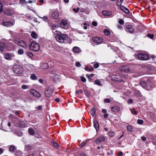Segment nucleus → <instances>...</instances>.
Segmentation results:
<instances>
[{"label": "nucleus", "mask_w": 156, "mask_h": 156, "mask_svg": "<svg viewBox=\"0 0 156 156\" xmlns=\"http://www.w3.org/2000/svg\"><path fill=\"white\" fill-rule=\"evenodd\" d=\"M23 89H26L28 88V86L26 85H23L21 87Z\"/></svg>", "instance_id": "nucleus-39"}, {"label": "nucleus", "mask_w": 156, "mask_h": 156, "mask_svg": "<svg viewBox=\"0 0 156 156\" xmlns=\"http://www.w3.org/2000/svg\"><path fill=\"white\" fill-rule=\"evenodd\" d=\"M73 51L76 53H79L81 51V50L78 47H75L73 48Z\"/></svg>", "instance_id": "nucleus-21"}, {"label": "nucleus", "mask_w": 156, "mask_h": 156, "mask_svg": "<svg viewBox=\"0 0 156 156\" xmlns=\"http://www.w3.org/2000/svg\"><path fill=\"white\" fill-rule=\"evenodd\" d=\"M94 126L96 131H98L99 128V125L98 122L96 120L94 121Z\"/></svg>", "instance_id": "nucleus-20"}, {"label": "nucleus", "mask_w": 156, "mask_h": 156, "mask_svg": "<svg viewBox=\"0 0 156 156\" xmlns=\"http://www.w3.org/2000/svg\"><path fill=\"white\" fill-rule=\"evenodd\" d=\"M30 93L32 94L37 97L39 98L41 96V94L34 89H31L30 90Z\"/></svg>", "instance_id": "nucleus-11"}, {"label": "nucleus", "mask_w": 156, "mask_h": 156, "mask_svg": "<svg viewBox=\"0 0 156 156\" xmlns=\"http://www.w3.org/2000/svg\"><path fill=\"white\" fill-rule=\"evenodd\" d=\"M26 54L30 58H32L33 56V53L30 51L27 52L26 53Z\"/></svg>", "instance_id": "nucleus-31"}, {"label": "nucleus", "mask_w": 156, "mask_h": 156, "mask_svg": "<svg viewBox=\"0 0 156 156\" xmlns=\"http://www.w3.org/2000/svg\"><path fill=\"white\" fill-rule=\"evenodd\" d=\"M104 101L105 103H108L110 102V100L108 98H105L104 100Z\"/></svg>", "instance_id": "nucleus-38"}, {"label": "nucleus", "mask_w": 156, "mask_h": 156, "mask_svg": "<svg viewBox=\"0 0 156 156\" xmlns=\"http://www.w3.org/2000/svg\"><path fill=\"white\" fill-rule=\"evenodd\" d=\"M3 5L0 2V13L3 11Z\"/></svg>", "instance_id": "nucleus-43"}, {"label": "nucleus", "mask_w": 156, "mask_h": 156, "mask_svg": "<svg viewBox=\"0 0 156 156\" xmlns=\"http://www.w3.org/2000/svg\"><path fill=\"white\" fill-rule=\"evenodd\" d=\"M26 0H20V2L21 3H28V2L26 1Z\"/></svg>", "instance_id": "nucleus-46"}, {"label": "nucleus", "mask_w": 156, "mask_h": 156, "mask_svg": "<svg viewBox=\"0 0 156 156\" xmlns=\"http://www.w3.org/2000/svg\"><path fill=\"white\" fill-rule=\"evenodd\" d=\"M86 145V143L85 142H83L80 145V147L81 148H82L83 146H84Z\"/></svg>", "instance_id": "nucleus-45"}, {"label": "nucleus", "mask_w": 156, "mask_h": 156, "mask_svg": "<svg viewBox=\"0 0 156 156\" xmlns=\"http://www.w3.org/2000/svg\"><path fill=\"white\" fill-rule=\"evenodd\" d=\"M53 32L57 35L55 38L58 42L62 43H64L65 41L67 40L68 38V36L67 35L61 34L60 32L57 30H56L55 31H53Z\"/></svg>", "instance_id": "nucleus-1"}, {"label": "nucleus", "mask_w": 156, "mask_h": 156, "mask_svg": "<svg viewBox=\"0 0 156 156\" xmlns=\"http://www.w3.org/2000/svg\"><path fill=\"white\" fill-rule=\"evenodd\" d=\"M104 33L105 35L109 36L110 34V32L109 30L107 29H105L104 30Z\"/></svg>", "instance_id": "nucleus-23"}, {"label": "nucleus", "mask_w": 156, "mask_h": 156, "mask_svg": "<svg viewBox=\"0 0 156 156\" xmlns=\"http://www.w3.org/2000/svg\"><path fill=\"white\" fill-rule=\"evenodd\" d=\"M143 122V121L142 119H138L137 121V122L139 124H142Z\"/></svg>", "instance_id": "nucleus-37"}, {"label": "nucleus", "mask_w": 156, "mask_h": 156, "mask_svg": "<svg viewBox=\"0 0 156 156\" xmlns=\"http://www.w3.org/2000/svg\"><path fill=\"white\" fill-rule=\"evenodd\" d=\"M76 94H78L79 93H80L81 94H82L83 93V91L81 90H76Z\"/></svg>", "instance_id": "nucleus-44"}, {"label": "nucleus", "mask_w": 156, "mask_h": 156, "mask_svg": "<svg viewBox=\"0 0 156 156\" xmlns=\"http://www.w3.org/2000/svg\"><path fill=\"white\" fill-rule=\"evenodd\" d=\"M3 152V149L0 148V154H1Z\"/></svg>", "instance_id": "nucleus-60"}, {"label": "nucleus", "mask_w": 156, "mask_h": 156, "mask_svg": "<svg viewBox=\"0 0 156 156\" xmlns=\"http://www.w3.org/2000/svg\"><path fill=\"white\" fill-rule=\"evenodd\" d=\"M13 42L20 46L26 49L27 47V46L25 42L21 40L18 38H15L13 40Z\"/></svg>", "instance_id": "nucleus-3"}, {"label": "nucleus", "mask_w": 156, "mask_h": 156, "mask_svg": "<svg viewBox=\"0 0 156 156\" xmlns=\"http://www.w3.org/2000/svg\"><path fill=\"white\" fill-rule=\"evenodd\" d=\"M14 24V21L4 22L3 23V25L7 27H9L13 25Z\"/></svg>", "instance_id": "nucleus-12"}, {"label": "nucleus", "mask_w": 156, "mask_h": 156, "mask_svg": "<svg viewBox=\"0 0 156 156\" xmlns=\"http://www.w3.org/2000/svg\"><path fill=\"white\" fill-rule=\"evenodd\" d=\"M30 78L32 80H35L37 79V76L34 73L31 74Z\"/></svg>", "instance_id": "nucleus-25"}, {"label": "nucleus", "mask_w": 156, "mask_h": 156, "mask_svg": "<svg viewBox=\"0 0 156 156\" xmlns=\"http://www.w3.org/2000/svg\"><path fill=\"white\" fill-rule=\"evenodd\" d=\"M67 22L66 20H62L60 23V25L62 27H63L67 24Z\"/></svg>", "instance_id": "nucleus-22"}, {"label": "nucleus", "mask_w": 156, "mask_h": 156, "mask_svg": "<svg viewBox=\"0 0 156 156\" xmlns=\"http://www.w3.org/2000/svg\"><path fill=\"white\" fill-rule=\"evenodd\" d=\"M123 1L122 0H117L116 4L118 6H120L123 3Z\"/></svg>", "instance_id": "nucleus-29"}, {"label": "nucleus", "mask_w": 156, "mask_h": 156, "mask_svg": "<svg viewBox=\"0 0 156 156\" xmlns=\"http://www.w3.org/2000/svg\"><path fill=\"white\" fill-rule=\"evenodd\" d=\"M54 89L53 87L52 86H49L48 88L45 91L44 94L45 96L48 97H50L52 95Z\"/></svg>", "instance_id": "nucleus-5"}, {"label": "nucleus", "mask_w": 156, "mask_h": 156, "mask_svg": "<svg viewBox=\"0 0 156 156\" xmlns=\"http://www.w3.org/2000/svg\"><path fill=\"white\" fill-rule=\"evenodd\" d=\"M142 140L143 141H144L146 140V138L144 136H142L141 137Z\"/></svg>", "instance_id": "nucleus-56"}, {"label": "nucleus", "mask_w": 156, "mask_h": 156, "mask_svg": "<svg viewBox=\"0 0 156 156\" xmlns=\"http://www.w3.org/2000/svg\"><path fill=\"white\" fill-rule=\"evenodd\" d=\"M20 112L19 111H16L15 112V114L16 115L19 114H20Z\"/></svg>", "instance_id": "nucleus-64"}, {"label": "nucleus", "mask_w": 156, "mask_h": 156, "mask_svg": "<svg viewBox=\"0 0 156 156\" xmlns=\"http://www.w3.org/2000/svg\"><path fill=\"white\" fill-rule=\"evenodd\" d=\"M16 134L19 136H20L23 135V133L21 131H18L16 133Z\"/></svg>", "instance_id": "nucleus-32"}, {"label": "nucleus", "mask_w": 156, "mask_h": 156, "mask_svg": "<svg viewBox=\"0 0 156 156\" xmlns=\"http://www.w3.org/2000/svg\"><path fill=\"white\" fill-rule=\"evenodd\" d=\"M119 23L121 25H123L124 23V22L122 20L120 19L119 20Z\"/></svg>", "instance_id": "nucleus-42"}, {"label": "nucleus", "mask_w": 156, "mask_h": 156, "mask_svg": "<svg viewBox=\"0 0 156 156\" xmlns=\"http://www.w3.org/2000/svg\"><path fill=\"white\" fill-rule=\"evenodd\" d=\"M109 135L110 136H112L114 135V133L112 131H110L109 133Z\"/></svg>", "instance_id": "nucleus-48"}, {"label": "nucleus", "mask_w": 156, "mask_h": 156, "mask_svg": "<svg viewBox=\"0 0 156 156\" xmlns=\"http://www.w3.org/2000/svg\"><path fill=\"white\" fill-rule=\"evenodd\" d=\"M147 36L151 39H153L154 37V35L153 34L149 33L147 34Z\"/></svg>", "instance_id": "nucleus-36"}, {"label": "nucleus", "mask_w": 156, "mask_h": 156, "mask_svg": "<svg viewBox=\"0 0 156 156\" xmlns=\"http://www.w3.org/2000/svg\"><path fill=\"white\" fill-rule=\"evenodd\" d=\"M120 9L122 11H123L124 12L126 13H129V10L128 9L124 6L123 5H120Z\"/></svg>", "instance_id": "nucleus-17"}, {"label": "nucleus", "mask_w": 156, "mask_h": 156, "mask_svg": "<svg viewBox=\"0 0 156 156\" xmlns=\"http://www.w3.org/2000/svg\"><path fill=\"white\" fill-rule=\"evenodd\" d=\"M80 9L79 7H77L76 9L73 8V10L74 12H75V13H77L79 10Z\"/></svg>", "instance_id": "nucleus-40"}, {"label": "nucleus", "mask_w": 156, "mask_h": 156, "mask_svg": "<svg viewBox=\"0 0 156 156\" xmlns=\"http://www.w3.org/2000/svg\"><path fill=\"white\" fill-rule=\"evenodd\" d=\"M108 116V114L105 113L103 115V117L105 118H107Z\"/></svg>", "instance_id": "nucleus-53"}, {"label": "nucleus", "mask_w": 156, "mask_h": 156, "mask_svg": "<svg viewBox=\"0 0 156 156\" xmlns=\"http://www.w3.org/2000/svg\"><path fill=\"white\" fill-rule=\"evenodd\" d=\"M81 81L82 82H84V83L86 82V78L84 77H83V76H81Z\"/></svg>", "instance_id": "nucleus-41"}, {"label": "nucleus", "mask_w": 156, "mask_h": 156, "mask_svg": "<svg viewBox=\"0 0 156 156\" xmlns=\"http://www.w3.org/2000/svg\"><path fill=\"white\" fill-rule=\"evenodd\" d=\"M59 16V13L58 11H54L51 14V17L54 19H56Z\"/></svg>", "instance_id": "nucleus-15"}, {"label": "nucleus", "mask_w": 156, "mask_h": 156, "mask_svg": "<svg viewBox=\"0 0 156 156\" xmlns=\"http://www.w3.org/2000/svg\"><path fill=\"white\" fill-rule=\"evenodd\" d=\"M96 109L94 108H92L90 111V115L93 117H94L95 115Z\"/></svg>", "instance_id": "nucleus-19"}, {"label": "nucleus", "mask_w": 156, "mask_h": 156, "mask_svg": "<svg viewBox=\"0 0 156 156\" xmlns=\"http://www.w3.org/2000/svg\"><path fill=\"white\" fill-rule=\"evenodd\" d=\"M15 148H16V147H15L13 145H11L10 147L9 148V151L10 152L13 153L14 152Z\"/></svg>", "instance_id": "nucleus-24"}, {"label": "nucleus", "mask_w": 156, "mask_h": 156, "mask_svg": "<svg viewBox=\"0 0 156 156\" xmlns=\"http://www.w3.org/2000/svg\"><path fill=\"white\" fill-rule=\"evenodd\" d=\"M76 66L77 67H80L81 66V64L79 62H76Z\"/></svg>", "instance_id": "nucleus-51"}, {"label": "nucleus", "mask_w": 156, "mask_h": 156, "mask_svg": "<svg viewBox=\"0 0 156 156\" xmlns=\"http://www.w3.org/2000/svg\"><path fill=\"white\" fill-rule=\"evenodd\" d=\"M141 85L144 87H145V85H146L145 83L143 81L141 83Z\"/></svg>", "instance_id": "nucleus-59"}, {"label": "nucleus", "mask_w": 156, "mask_h": 156, "mask_svg": "<svg viewBox=\"0 0 156 156\" xmlns=\"http://www.w3.org/2000/svg\"><path fill=\"white\" fill-rule=\"evenodd\" d=\"M127 129L128 131L131 132L133 128L132 126L131 125H129L127 126Z\"/></svg>", "instance_id": "nucleus-33"}, {"label": "nucleus", "mask_w": 156, "mask_h": 156, "mask_svg": "<svg viewBox=\"0 0 156 156\" xmlns=\"http://www.w3.org/2000/svg\"><path fill=\"white\" fill-rule=\"evenodd\" d=\"M7 46V45H5L3 42H0V51H3L4 49L6 48Z\"/></svg>", "instance_id": "nucleus-16"}, {"label": "nucleus", "mask_w": 156, "mask_h": 156, "mask_svg": "<svg viewBox=\"0 0 156 156\" xmlns=\"http://www.w3.org/2000/svg\"><path fill=\"white\" fill-rule=\"evenodd\" d=\"M55 101H56V102H58L59 101V99L58 98H56L55 99Z\"/></svg>", "instance_id": "nucleus-62"}, {"label": "nucleus", "mask_w": 156, "mask_h": 156, "mask_svg": "<svg viewBox=\"0 0 156 156\" xmlns=\"http://www.w3.org/2000/svg\"><path fill=\"white\" fill-rule=\"evenodd\" d=\"M94 84L99 86H102V84L101 83L100 81L98 79L96 80H95L94 83Z\"/></svg>", "instance_id": "nucleus-27"}, {"label": "nucleus", "mask_w": 156, "mask_h": 156, "mask_svg": "<svg viewBox=\"0 0 156 156\" xmlns=\"http://www.w3.org/2000/svg\"><path fill=\"white\" fill-rule=\"evenodd\" d=\"M119 156H122L123 155V153L122 151H120L118 153Z\"/></svg>", "instance_id": "nucleus-58"}, {"label": "nucleus", "mask_w": 156, "mask_h": 156, "mask_svg": "<svg viewBox=\"0 0 156 156\" xmlns=\"http://www.w3.org/2000/svg\"><path fill=\"white\" fill-rule=\"evenodd\" d=\"M28 131L29 133L31 135H33L34 134V130L31 128H29L28 129Z\"/></svg>", "instance_id": "nucleus-26"}, {"label": "nucleus", "mask_w": 156, "mask_h": 156, "mask_svg": "<svg viewBox=\"0 0 156 156\" xmlns=\"http://www.w3.org/2000/svg\"><path fill=\"white\" fill-rule=\"evenodd\" d=\"M58 27V26L56 24H53L52 25V30H55Z\"/></svg>", "instance_id": "nucleus-34"}, {"label": "nucleus", "mask_w": 156, "mask_h": 156, "mask_svg": "<svg viewBox=\"0 0 156 156\" xmlns=\"http://www.w3.org/2000/svg\"><path fill=\"white\" fill-rule=\"evenodd\" d=\"M31 35L32 37L34 39H36L37 37V34L35 32H32Z\"/></svg>", "instance_id": "nucleus-28"}, {"label": "nucleus", "mask_w": 156, "mask_h": 156, "mask_svg": "<svg viewBox=\"0 0 156 156\" xmlns=\"http://www.w3.org/2000/svg\"><path fill=\"white\" fill-rule=\"evenodd\" d=\"M99 66V65L98 63H95L94 65V67L96 69Z\"/></svg>", "instance_id": "nucleus-50"}, {"label": "nucleus", "mask_w": 156, "mask_h": 156, "mask_svg": "<svg viewBox=\"0 0 156 156\" xmlns=\"http://www.w3.org/2000/svg\"><path fill=\"white\" fill-rule=\"evenodd\" d=\"M92 41L97 44H99L102 43L103 39L101 37H94L92 38Z\"/></svg>", "instance_id": "nucleus-10"}, {"label": "nucleus", "mask_w": 156, "mask_h": 156, "mask_svg": "<svg viewBox=\"0 0 156 156\" xmlns=\"http://www.w3.org/2000/svg\"><path fill=\"white\" fill-rule=\"evenodd\" d=\"M135 55L140 60H146L149 59L148 55L146 54L139 53L135 54Z\"/></svg>", "instance_id": "nucleus-4"}, {"label": "nucleus", "mask_w": 156, "mask_h": 156, "mask_svg": "<svg viewBox=\"0 0 156 156\" xmlns=\"http://www.w3.org/2000/svg\"><path fill=\"white\" fill-rule=\"evenodd\" d=\"M117 27L119 29H122V27L120 25H118Z\"/></svg>", "instance_id": "nucleus-61"}, {"label": "nucleus", "mask_w": 156, "mask_h": 156, "mask_svg": "<svg viewBox=\"0 0 156 156\" xmlns=\"http://www.w3.org/2000/svg\"><path fill=\"white\" fill-rule=\"evenodd\" d=\"M130 111L132 114L136 115L137 113V112L135 110V108H133V109H131Z\"/></svg>", "instance_id": "nucleus-30"}, {"label": "nucleus", "mask_w": 156, "mask_h": 156, "mask_svg": "<svg viewBox=\"0 0 156 156\" xmlns=\"http://www.w3.org/2000/svg\"><path fill=\"white\" fill-rule=\"evenodd\" d=\"M120 108L117 106L113 107L111 108V110L114 112H116L120 110Z\"/></svg>", "instance_id": "nucleus-18"}, {"label": "nucleus", "mask_w": 156, "mask_h": 156, "mask_svg": "<svg viewBox=\"0 0 156 156\" xmlns=\"http://www.w3.org/2000/svg\"><path fill=\"white\" fill-rule=\"evenodd\" d=\"M106 139V138L105 136H101L95 141V142L97 144H99L101 142L105 141Z\"/></svg>", "instance_id": "nucleus-9"}, {"label": "nucleus", "mask_w": 156, "mask_h": 156, "mask_svg": "<svg viewBox=\"0 0 156 156\" xmlns=\"http://www.w3.org/2000/svg\"><path fill=\"white\" fill-rule=\"evenodd\" d=\"M119 70L122 72L127 73L129 72L130 68L128 66L123 65L119 68Z\"/></svg>", "instance_id": "nucleus-7"}, {"label": "nucleus", "mask_w": 156, "mask_h": 156, "mask_svg": "<svg viewBox=\"0 0 156 156\" xmlns=\"http://www.w3.org/2000/svg\"><path fill=\"white\" fill-rule=\"evenodd\" d=\"M102 112L103 113H105V114L107 112L106 110L105 109H102Z\"/></svg>", "instance_id": "nucleus-57"}, {"label": "nucleus", "mask_w": 156, "mask_h": 156, "mask_svg": "<svg viewBox=\"0 0 156 156\" xmlns=\"http://www.w3.org/2000/svg\"><path fill=\"white\" fill-rule=\"evenodd\" d=\"M39 81L41 83H43V80L42 79H40L39 80Z\"/></svg>", "instance_id": "nucleus-63"}, {"label": "nucleus", "mask_w": 156, "mask_h": 156, "mask_svg": "<svg viewBox=\"0 0 156 156\" xmlns=\"http://www.w3.org/2000/svg\"><path fill=\"white\" fill-rule=\"evenodd\" d=\"M126 30L127 32H128L130 33H133L134 31V29L130 25H127L126 26Z\"/></svg>", "instance_id": "nucleus-14"}, {"label": "nucleus", "mask_w": 156, "mask_h": 156, "mask_svg": "<svg viewBox=\"0 0 156 156\" xmlns=\"http://www.w3.org/2000/svg\"><path fill=\"white\" fill-rule=\"evenodd\" d=\"M30 44L29 45V48L31 51H37L40 49V46L35 41H30Z\"/></svg>", "instance_id": "nucleus-2"}, {"label": "nucleus", "mask_w": 156, "mask_h": 156, "mask_svg": "<svg viewBox=\"0 0 156 156\" xmlns=\"http://www.w3.org/2000/svg\"><path fill=\"white\" fill-rule=\"evenodd\" d=\"M132 102H133V100L132 99H129L127 101V103L129 104H131L132 103Z\"/></svg>", "instance_id": "nucleus-52"}, {"label": "nucleus", "mask_w": 156, "mask_h": 156, "mask_svg": "<svg viewBox=\"0 0 156 156\" xmlns=\"http://www.w3.org/2000/svg\"><path fill=\"white\" fill-rule=\"evenodd\" d=\"M101 13L103 15L105 16L110 17L112 16V12L111 11H102Z\"/></svg>", "instance_id": "nucleus-13"}, {"label": "nucleus", "mask_w": 156, "mask_h": 156, "mask_svg": "<svg viewBox=\"0 0 156 156\" xmlns=\"http://www.w3.org/2000/svg\"><path fill=\"white\" fill-rule=\"evenodd\" d=\"M52 144L56 147H58V144L56 142H52Z\"/></svg>", "instance_id": "nucleus-49"}, {"label": "nucleus", "mask_w": 156, "mask_h": 156, "mask_svg": "<svg viewBox=\"0 0 156 156\" xmlns=\"http://www.w3.org/2000/svg\"><path fill=\"white\" fill-rule=\"evenodd\" d=\"M18 52L19 54L20 55H22L24 53L23 50L22 49H19Z\"/></svg>", "instance_id": "nucleus-35"}, {"label": "nucleus", "mask_w": 156, "mask_h": 156, "mask_svg": "<svg viewBox=\"0 0 156 156\" xmlns=\"http://www.w3.org/2000/svg\"><path fill=\"white\" fill-rule=\"evenodd\" d=\"M92 25L94 27H95L97 25V23L96 22L93 21L92 22Z\"/></svg>", "instance_id": "nucleus-47"}, {"label": "nucleus", "mask_w": 156, "mask_h": 156, "mask_svg": "<svg viewBox=\"0 0 156 156\" xmlns=\"http://www.w3.org/2000/svg\"><path fill=\"white\" fill-rule=\"evenodd\" d=\"M13 71L16 74H20L23 72V69L21 66L16 65L14 67Z\"/></svg>", "instance_id": "nucleus-6"}, {"label": "nucleus", "mask_w": 156, "mask_h": 156, "mask_svg": "<svg viewBox=\"0 0 156 156\" xmlns=\"http://www.w3.org/2000/svg\"><path fill=\"white\" fill-rule=\"evenodd\" d=\"M41 18H42L44 21H46V20H47L48 19V18L46 16H44L43 17Z\"/></svg>", "instance_id": "nucleus-55"}, {"label": "nucleus", "mask_w": 156, "mask_h": 156, "mask_svg": "<svg viewBox=\"0 0 156 156\" xmlns=\"http://www.w3.org/2000/svg\"><path fill=\"white\" fill-rule=\"evenodd\" d=\"M86 25H87V23H83V25L85 26H84V27H83V28L85 30H86L87 29V26H86Z\"/></svg>", "instance_id": "nucleus-54"}, {"label": "nucleus", "mask_w": 156, "mask_h": 156, "mask_svg": "<svg viewBox=\"0 0 156 156\" xmlns=\"http://www.w3.org/2000/svg\"><path fill=\"white\" fill-rule=\"evenodd\" d=\"M15 55L13 54L7 53L4 55L5 58L7 60H11L15 58Z\"/></svg>", "instance_id": "nucleus-8"}]
</instances>
